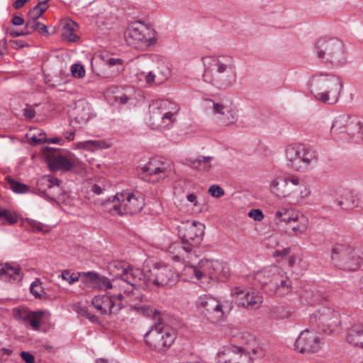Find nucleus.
<instances>
[{"mask_svg":"<svg viewBox=\"0 0 363 363\" xmlns=\"http://www.w3.org/2000/svg\"><path fill=\"white\" fill-rule=\"evenodd\" d=\"M162 77H157L155 74L150 72L147 74L141 73V76H144L146 83L152 85L154 82L161 84L168 78L169 70L165 68L164 71H161Z\"/></svg>","mask_w":363,"mask_h":363,"instance_id":"obj_36","label":"nucleus"},{"mask_svg":"<svg viewBox=\"0 0 363 363\" xmlns=\"http://www.w3.org/2000/svg\"><path fill=\"white\" fill-rule=\"evenodd\" d=\"M291 290V281L283 269L276 281L272 284V287L269 292L279 296H284L289 294Z\"/></svg>","mask_w":363,"mask_h":363,"instance_id":"obj_28","label":"nucleus"},{"mask_svg":"<svg viewBox=\"0 0 363 363\" xmlns=\"http://www.w3.org/2000/svg\"><path fill=\"white\" fill-rule=\"evenodd\" d=\"M213 157L211 156L199 155L196 158H188L186 164L193 169L208 172L212 167Z\"/></svg>","mask_w":363,"mask_h":363,"instance_id":"obj_32","label":"nucleus"},{"mask_svg":"<svg viewBox=\"0 0 363 363\" xmlns=\"http://www.w3.org/2000/svg\"><path fill=\"white\" fill-rule=\"evenodd\" d=\"M176 337V331L172 328L157 323L145 333L144 339L152 350L161 352L169 348L174 343Z\"/></svg>","mask_w":363,"mask_h":363,"instance_id":"obj_11","label":"nucleus"},{"mask_svg":"<svg viewBox=\"0 0 363 363\" xmlns=\"http://www.w3.org/2000/svg\"><path fill=\"white\" fill-rule=\"evenodd\" d=\"M331 259L338 268L354 271L357 269L363 262V249L337 244L332 248Z\"/></svg>","mask_w":363,"mask_h":363,"instance_id":"obj_10","label":"nucleus"},{"mask_svg":"<svg viewBox=\"0 0 363 363\" xmlns=\"http://www.w3.org/2000/svg\"><path fill=\"white\" fill-rule=\"evenodd\" d=\"M104 205L107 212L123 216L139 213L143 208L145 202L140 194L123 191L108 199Z\"/></svg>","mask_w":363,"mask_h":363,"instance_id":"obj_5","label":"nucleus"},{"mask_svg":"<svg viewBox=\"0 0 363 363\" xmlns=\"http://www.w3.org/2000/svg\"><path fill=\"white\" fill-rule=\"evenodd\" d=\"M207 101L213 103V113L217 115L218 119L223 125H230L237 121V111L231 106L225 105L223 103L214 102L211 99Z\"/></svg>","mask_w":363,"mask_h":363,"instance_id":"obj_23","label":"nucleus"},{"mask_svg":"<svg viewBox=\"0 0 363 363\" xmlns=\"http://www.w3.org/2000/svg\"><path fill=\"white\" fill-rule=\"evenodd\" d=\"M296 211L286 207L278 208L274 212L273 220L280 231L284 232Z\"/></svg>","mask_w":363,"mask_h":363,"instance_id":"obj_27","label":"nucleus"},{"mask_svg":"<svg viewBox=\"0 0 363 363\" xmlns=\"http://www.w3.org/2000/svg\"><path fill=\"white\" fill-rule=\"evenodd\" d=\"M127 37L133 40V43L140 47L147 48L156 43L154 29L141 21L133 22L129 25Z\"/></svg>","mask_w":363,"mask_h":363,"instance_id":"obj_20","label":"nucleus"},{"mask_svg":"<svg viewBox=\"0 0 363 363\" xmlns=\"http://www.w3.org/2000/svg\"><path fill=\"white\" fill-rule=\"evenodd\" d=\"M123 295L121 292L116 295L108 293L102 296H95L91 303L101 315H111L118 313L123 308Z\"/></svg>","mask_w":363,"mask_h":363,"instance_id":"obj_21","label":"nucleus"},{"mask_svg":"<svg viewBox=\"0 0 363 363\" xmlns=\"http://www.w3.org/2000/svg\"><path fill=\"white\" fill-rule=\"evenodd\" d=\"M138 309L141 311L143 315L145 316H151L152 315H156L157 314H159L157 311L147 306H141Z\"/></svg>","mask_w":363,"mask_h":363,"instance_id":"obj_54","label":"nucleus"},{"mask_svg":"<svg viewBox=\"0 0 363 363\" xmlns=\"http://www.w3.org/2000/svg\"><path fill=\"white\" fill-rule=\"evenodd\" d=\"M44 315L43 311H33L27 324H29L31 328L34 330H39L40 328V320Z\"/></svg>","mask_w":363,"mask_h":363,"instance_id":"obj_39","label":"nucleus"},{"mask_svg":"<svg viewBox=\"0 0 363 363\" xmlns=\"http://www.w3.org/2000/svg\"><path fill=\"white\" fill-rule=\"evenodd\" d=\"M108 269L118 278L124 294H131L134 288L140 286L142 281L144 282L145 272L140 269L131 266L125 267L122 262H113L110 264Z\"/></svg>","mask_w":363,"mask_h":363,"instance_id":"obj_14","label":"nucleus"},{"mask_svg":"<svg viewBox=\"0 0 363 363\" xmlns=\"http://www.w3.org/2000/svg\"><path fill=\"white\" fill-rule=\"evenodd\" d=\"M0 222L2 224L13 225L18 222V216L15 212L7 209H0Z\"/></svg>","mask_w":363,"mask_h":363,"instance_id":"obj_38","label":"nucleus"},{"mask_svg":"<svg viewBox=\"0 0 363 363\" xmlns=\"http://www.w3.org/2000/svg\"><path fill=\"white\" fill-rule=\"evenodd\" d=\"M310 325L326 334L339 333L341 330V317L337 311L330 307H322L310 316Z\"/></svg>","mask_w":363,"mask_h":363,"instance_id":"obj_13","label":"nucleus"},{"mask_svg":"<svg viewBox=\"0 0 363 363\" xmlns=\"http://www.w3.org/2000/svg\"><path fill=\"white\" fill-rule=\"evenodd\" d=\"M35 31H38L40 34L44 35H47L48 34V30L46 26L40 22H38Z\"/></svg>","mask_w":363,"mask_h":363,"instance_id":"obj_58","label":"nucleus"},{"mask_svg":"<svg viewBox=\"0 0 363 363\" xmlns=\"http://www.w3.org/2000/svg\"><path fill=\"white\" fill-rule=\"evenodd\" d=\"M38 22L39 21H38L37 18L29 17V19L26 21V26L24 28L26 33L27 35H29L33 32L35 31Z\"/></svg>","mask_w":363,"mask_h":363,"instance_id":"obj_48","label":"nucleus"},{"mask_svg":"<svg viewBox=\"0 0 363 363\" xmlns=\"http://www.w3.org/2000/svg\"><path fill=\"white\" fill-rule=\"evenodd\" d=\"M308 225L309 220L307 216L301 212L296 211L284 233L299 236L306 233Z\"/></svg>","mask_w":363,"mask_h":363,"instance_id":"obj_25","label":"nucleus"},{"mask_svg":"<svg viewBox=\"0 0 363 363\" xmlns=\"http://www.w3.org/2000/svg\"><path fill=\"white\" fill-rule=\"evenodd\" d=\"M62 279L66 281L69 284H72L79 279V274L75 273H71L69 270H64L62 272L60 276Z\"/></svg>","mask_w":363,"mask_h":363,"instance_id":"obj_44","label":"nucleus"},{"mask_svg":"<svg viewBox=\"0 0 363 363\" xmlns=\"http://www.w3.org/2000/svg\"><path fill=\"white\" fill-rule=\"evenodd\" d=\"M334 203L342 210H351L358 207L360 204L359 196L357 194L344 190L334 201Z\"/></svg>","mask_w":363,"mask_h":363,"instance_id":"obj_26","label":"nucleus"},{"mask_svg":"<svg viewBox=\"0 0 363 363\" xmlns=\"http://www.w3.org/2000/svg\"><path fill=\"white\" fill-rule=\"evenodd\" d=\"M177 274L168 265L155 264L152 269L145 272L144 284L147 287H167L174 285Z\"/></svg>","mask_w":363,"mask_h":363,"instance_id":"obj_15","label":"nucleus"},{"mask_svg":"<svg viewBox=\"0 0 363 363\" xmlns=\"http://www.w3.org/2000/svg\"><path fill=\"white\" fill-rule=\"evenodd\" d=\"M58 182V179L48 175H45L39 178L37 181L38 191L43 195L45 196L49 189L52 187L53 184Z\"/></svg>","mask_w":363,"mask_h":363,"instance_id":"obj_35","label":"nucleus"},{"mask_svg":"<svg viewBox=\"0 0 363 363\" xmlns=\"http://www.w3.org/2000/svg\"><path fill=\"white\" fill-rule=\"evenodd\" d=\"M74 164L71 160L61 155L54 156L48 159V165L51 170L62 169L69 171Z\"/></svg>","mask_w":363,"mask_h":363,"instance_id":"obj_33","label":"nucleus"},{"mask_svg":"<svg viewBox=\"0 0 363 363\" xmlns=\"http://www.w3.org/2000/svg\"><path fill=\"white\" fill-rule=\"evenodd\" d=\"M30 293L37 298L44 297L45 293L39 279L34 281L30 285Z\"/></svg>","mask_w":363,"mask_h":363,"instance_id":"obj_42","label":"nucleus"},{"mask_svg":"<svg viewBox=\"0 0 363 363\" xmlns=\"http://www.w3.org/2000/svg\"><path fill=\"white\" fill-rule=\"evenodd\" d=\"M290 252V248L289 247H286V248H284L282 250H275L274 252H273V257H286L287 256Z\"/></svg>","mask_w":363,"mask_h":363,"instance_id":"obj_56","label":"nucleus"},{"mask_svg":"<svg viewBox=\"0 0 363 363\" xmlns=\"http://www.w3.org/2000/svg\"><path fill=\"white\" fill-rule=\"evenodd\" d=\"M323 345L319 333L313 328H306L296 338L294 350L302 354H313L318 352Z\"/></svg>","mask_w":363,"mask_h":363,"instance_id":"obj_18","label":"nucleus"},{"mask_svg":"<svg viewBox=\"0 0 363 363\" xmlns=\"http://www.w3.org/2000/svg\"><path fill=\"white\" fill-rule=\"evenodd\" d=\"M48 6H44L43 4H37L33 9L29 12L28 16L30 18L38 19L43 13L48 9Z\"/></svg>","mask_w":363,"mask_h":363,"instance_id":"obj_46","label":"nucleus"},{"mask_svg":"<svg viewBox=\"0 0 363 363\" xmlns=\"http://www.w3.org/2000/svg\"><path fill=\"white\" fill-rule=\"evenodd\" d=\"M27 222L33 231H37V232H43L44 231V225L41 223H39L36 220H31V219H27Z\"/></svg>","mask_w":363,"mask_h":363,"instance_id":"obj_50","label":"nucleus"},{"mask_svg":"<svg viewBox=\"0 0 363 363\" xmlns=\"http://www.w3.org/2000/svg\"><path fill=\"white\" fill-rule=\"evenodd\" d=\"M46 138L45 137L38 138L36 135H33L30 138V143L33 145H37L45 143Z\"/></svg>","mask_w":363,"mask_h":363,"instance_id":"obj_60","label":"nucleus"},{"mask_svg":"<svg viewBox=\"0 0 363 363\" xmlns=\"http://www.w3.org/2000/svg\"><path fill=\"white\" fill-rule=\"evenodd\" d=\"M72 74L74 77L81 79L85 76V69L84 66L79 63H75L71 66Z\"/></svg>","mask_w":363,"mask_h":363,"instance_id":"obj_45","label":"nucleus"},{"mask_svg":"<svg viewBox=\"0 0 363 363\" xmlns=\"http://www.w3.org/2000/svg\"><path fill=\"white\" fill-rule=\"evenodd\" d=\"M201 60L204 67L203 78L206 82L220 89L228 88L235 82L236 62L232 55L206 56Z\"/></svg>","mask_w":363,"mask_h":363,"instance_id":"obj_1","label":"nucleus"},{"mask_svg":"<svg viewBox=\"0 0 363 363\" xmlns=\"http://www.w3.org/2000/svg\"><path fill=\"white\" fill-rule=\"evenodd\" d=\"M142 169L143 172L147 173V174L155 177V180L167 177V174L165 172L166 167L164 164L161 162L157 158L151 159L142 167Z\"/></svg>","mask_w":363,"mask_h":363,"instance_id":"obj_30","label":"nucleus"},{"mask_svg":"<svg viewBox=\"0 0 363 363\" xmlns=\"http://www.w3.org/2000/svg\"><path fill=\"white\" fill-rule=\"evenodd\" d=\"M32 312L26 308H14L13 310V315L16 320L27 324Z\"/></svg>","mask_w":363,"mask_h":363,"instance_id":"obj_40","label":"nucleus"},{"mask_svg":"<svg viewBox=\"0 0 363 363\" xmlns=\"http://www.w3.org/2000/svg\"><path fill=\"white\" fill-rule=\"evenodd\" d=\"M291 313L284 306L276 307L273 311V315L277 319H284L289 317Z\"/></svg>","mask_w":363,"mask_h":363,"instance_id":"obj_47","label":"nucleus"},{"mask_svg":"<svg viewBox=\"0 0 363 363\" xmlns=\"http://www.w3.org/2000/svg\"><path fill=\"white\" fill-rule=\"evenodd\" d=\"M216 363H253L250 352L242 347L228 345L221 347L216 356Z\"/></svg>","mask_w":363,"mask_h":363,"instance_id":"obj_19","label":"nucleus"},{"mask_svg":"<svg viewBox=\"0 0 363 363\" xmlns=\"http://www.w3.org/2000/svg\"><path fill=\"white\" fill-rule=\"evenodd\" d=\"M81 146L85 150L94 151L108 148L110 145L104 140H86L82 143Z\"/></svg>","mask_w":363,"mask_h":363,"instance_id":"obj_37","label":"nucleus"},{"mask_svg":"<svg viewBox=\"0 0 363 363\" xmlns=\"http://www.w3.org/2000/svg\"><path fill=\"white\" fill-rule=\"evenodd\" d=\"M35 111L34 109L30 108H27L24 109V116L29 119H31L35 117Z\"/></svg>","mask_w":363,"mask_h":363,"instance_id":"obj_61","label":"nucleus"},{"mask_svg":"<svg viewBox=\"0 0 363 363\" xmlns=\"http://www.w3.org/2000/svg\"><path fill=\"white\" fill-rule=\"evenodd\" d=\"M9 43L12 48L16 50L24 48L27 45L21 40H11Z\"/></svg>","mask_w":363,"mask_h":363,"instance_id":"obj_55","label":"nucleus"},{"mask_svg":"<svg viewBox=\"0 0 363 363\" xmlns=\"http://www.w3.org/2000/svg\"><path fill=\"white\" fill-rule=\"evenodd\" d=\"M7 33L9 34L12 37H18V36H22V35H26L27 34L26 33V31L25 30L23 29V30L21 31V32H18V31H15L13 30H7Z\"/></svg>","mask_w":363,"mask_h":363,"instance_id":"obj_63","label":"nucleus"},{"mask_svg":"<svg viewBox=\"0 0 363 363\" xmlns=\"http://www.w3.org/2000/svg\"><path fill=\"white\" fill-rule=\"evenodd\" d=\"M330 132L338 140L359 143L363 140V119L356 114H340L335 118Z\"/></svg>","mask_w":363,"mask_h":363,"instance_id":"obj_4","label":"nucleus"},{"mask_svg":"<svg viewBox=\"0 0 363 363\" xmlns=\"http://www.w3.org/2000/svg\"><path fill=\"white\" fill-rule=\"evenodd\" d=\"M62 35L65 39L69 42H74L78 36L69 29H65Z\"/></svg>","mask_w":363,"mask_h":363,"instance_id":"obj_52","label":"nucleus"},{"mask_svg":"<svg viewBox=\"0 0 363 363\" xmlns=\"http://www.w3.org/2000/svg\"><path fill=\"white\" fill-rule=\"evenodd\" d=\"M208 194L212 197L218 199L222 197L225 194V192L220 186L213 184L209 187Z\"/></svg>","mask_w":363,"mask_h":363,"instance_id":"obj_49","label":"nucleus"},{"mask_svg":"<svg viewBox=\"0 0 363 363\" xmlns=\"http://www.w3.org/2000/svg\"><path fill=\"white\" fill-rule=\"evenodd\" d=\"M289 167L295 171L303 172L316 165L318 153L313 147L302 144H291L286 148Z\"/></svg>","mask_w":363,"mask_h":363,"instance_id":"obj_7","label":"nucleus"},{"mask_svg":"<svg viewBox=\"0 0 363 363\" xmlns=\"http://www.w3.org/2000/svg\"><path fill=\"white\" fill-rule=\"evenodd\" d=\"M315 53L320 60L330 62L335 65H342L347 61L344 43L335 38H320L315 46Z\"/></svg>","mask_w":363,"mask_h":363,"instance_id":"obj_9","label":"nucleus"},{"mask_svg":"<svg viewBox=\"0 0 363 363\" xmlns=\"http://www.w3.org/2000/svg\"><path fill=\"white\" fill-rule=\"evenodd\" d=\"M151 125L156 130L169 129L176 121L179 106L167 99H157L149 106Z\"/></svg>","mask_w":363,"mask_h":363,"instance_id":"obj_6","label":"nucleus"},{"mask_svg":"<svg viewBox=\"0 0 363 363\" xmlns=\"http://www.w3.org/2000/svg\"><path fill=\"white\" fill-rule=\"evenodd\" d=\"M106 64L110 67L115 66L116 65H122L123 60L120 58H109L108 60H107Z\"/></svg>","mask_w":363,"mask_h":363,"instance_id":"obj_59","label":"nucleus"},{"mask_svg":"<svg viewBox=\"0 0 363 363\" xmlns=\"http://www.w3.org/2000/svg\"><path fill=\"white\" fill-rule=\"evenodd\" d=\"M21 267L16 264H0V278L6 281H18L21 279Z\"/></svg>","mask_w":363,"mask_h":363,"instance_id":"obj_29","label":"nucleus"},{"mask_svg":"<svg viewBox=\"0 0 363 363\" xmlns=\"http://www.w3.org/2000/svg\"><path fill=\"white\" fill-rule=\"evenodd\" d=\"M11 23L14 26H21L24 23V19L21 16H16L12 18Z\"/></svg>","mask_w":363,"mask_h":363,"instance_id":"obj_62","label":"nucleus"},{"mask_svg":"<svg viewBox=\"0 0 363 363\" xmlns=\"http://www.w3.org/2000/svg\"><path fill=\"white\" fill-rule=\"evenodd\" d=\"M197 307L202 315L211 323L220 322L233 309L231 302L221 303L213 296L203 295L196 301Z\"/></svg>","mask_w":363,"mask_h":363,"instance_id":"obj_12","label":"nucleus"},{"mask_svg":"<svg viewBox=\"0 0 363 363\" xmlns=\"http://www.w3.org/2000/svg\"><path fill=\"white\" fill-rule=\"evenodd\" d=\"M20 357L26 363H35V357L28 352H21L20 353Z\"/></svg>","mask_w":363,"mask_h":363,"instance_id":"obj_53","label":"nucleus"},{"mask_svg":"<svg viewBox=\"0 0 363 363\" xmlns=\"http://www.w3.org/2000/svg\"><path fill=\"white\" fill-rule=\"evenodd\" d=\"M312 86L315 99L326 103L330 99L336 101L341 92L342 82L336 75L320 73L313 77Z\"/></svg>","mask_w":363,"mask_h":363,"instance_id":"obj_8","label":"nucleus"},{"mask_svg":"<svg viewBox=\"0 0 363 363\" xmlns=\"http://www.w3.org/2000/svg\"><path fill=\"white\" fill-rule=\"evenodd\" d=\"M61 194L62 189L60 187V181L58 179V182L53 184L52 187L49 189L45 197L49 200H55V198L61 195Z\"/></svg>","mask_w":363,"mask_h":363,"instance_id":"obj_43","label":"nucleus"},{"mask_svg":"<svg viewBox=\"0 0 363 363\" xmlns=\"http://www.w3.org/2000/svg\"><path fill=\"white\" fill-rule=\"evenodd\" d=\"M184 272L197 280H216L224 274V265L218 260L202 259L197 266L186 265Z\"/></svg>","mask_w":363,"mask_h":363,"instance_id":"obj_16","label":"nucleus"},{"mask_svg":"<svg viewBox=\"0 0 363 363\" xmlns=\"http://www.w3.org/2000/svg\"><path fill=\"white\" fill-rule=\"evenodd\" d=\"M270 191L279 198L288 200L295 204L311 194L310 189L297 176L290 175L273 179Z\"/></svg>","mask_w":363,"mask_h":363,"instance_id":"obj_3","label":"nucleus"},{"mask_svg":"<svg viewBox=\"0 0 363 363\" xmlns=\"http://www.w3.org/2000/svg\"><path fill=\"white\" fill-rule=\"evenodd\" d=\"M248 216L257 221H261L264 218L263 212L259 209H252L248 213Z\"/></svg>","mask_w":363,"mask_h":363,"instance_id":"obj_51","label":"nucleus"},{"mask_svg":"<svg viewBox=\"0 0 363 363\" xmlns=\"http://www.w3.org/2000/svg\"><path fill=\"white\" fill-rule=\"evenodd\" d=\"M205 225L199 221L186 220L179 226L178 235L182 243L174 242L169 247V251L173 254L172 259L176 262H189L194 255L195 249L203 240Z\"/></svg>","mask_w":363,"mask_h":363,"instance_id":"obj_2","label":"nucleus"},{"mask_svg":"<svg viewBox=\"0 0 363 363\" xmlns=\"http://www.w3.org/2000/svg\"><path fill=\"white\" fill-rule=\"evenodd\" d=\"M128 99H129V98L125 94L116 96V101L118 102L121 104H126L128 102Z\"/></svg>","mask_w":363,"mask_h":363,"instance_id":"obj_64","label":"nucleus"},{"mask_svg":"<svg viewBox=\"0 0 363 363\" xmlns=\"http://www.w3.org/2000/svg\"><path fill=\"white\" fill-rule=\"evenodd\" d=\"M347 341L352 345L363 348V326L350 328L347 335Z\"/></svg>","mask_w":363,"mask_h":363,"instance_id":"obj_34","label":"nucleus"},{"mask_svg":"<svg viewBox=\"0 0 363 363\" xmlns=\"http://www.w3.org/2000/svg\"><path fill=\"white\" fill-rule=\"evenodd\" d=\"M111 274V272H110ZM113 279L111 281L108 278L105 277H99L96 272H89L86 273V277L91 281L99 283L101 289L105 290L116 289L117 287H121V284L119 282L118 278L114 276L115 273H112Z\"/></svg>","mask_w":363,"mask_h":363,"instance_id":"obj_31","label":"nucleus"},{"mask_svg":"<svg viewBox=\"0 0 363 363\" xmlns=\"http://www.w3.org/2000/svg\"><path fill=\"white\" fill-rule=\"evenodd\" d=\"M283 269L277 265H272L267 267L255 274V280L259 283L262 287L267 288L269 291L272 287V284L276 281L278 277L280 275Z\"/></svg>","mask_w":363,"mask_h":363,"instance_id":"obj_24","label":"nucleus"},{"mask_svg":"<svg viewBox=\"0 0 363 363\" xmlns=\"http://www.w3.org/2000/svg\"><path fill=\"white\" fill-rule=\"evenodd\" d=\"M8 184L9 188L12 189L15 193L23 194L28 192L29 190L28 186L16 182L13 179H8Z\"/></svg>","mask_w":363,"mask_h":363,"instance_id":"obj_41","label":"nucleus"},{"mask_svg":"<svg viewBox=\"0 0 363 363\" xmlns=\"http://www.w3.org/2000/svg\"><path fill=\"white\" fill-rule=\"evenodd\" d=\"M70 124L74 129L85 125L91 118L90 105L85 101H79L69 113Z\"/></svg>","mask_w":363,"mask_h":363,"instance_id":"obj_22","label":"nucleus"},{"mask_svg":"<svg viewBox=\"0 0 363 363\" xmlns=\"http://www.w3.org/2000/svg\"><path fill=\"white\" fill-rule=\"evenodd\" d=\"M230 296L239 307L250 310L259 308L263 302L262 295L255 289L235 286L231 289Z\"/></svg>","mask_w":363,"mask_h":363,"instance_id":"obj_17","label":"nucleus"},{"mask_svg":"<svg viewBox=\"0 0 363 363\" xmlns=\"http://www.w3.org/2000/svg\"><path fill=\"white\" fill-rule=\"evenodd\" d=\"M279 237L277 235H272L267 238V245L271 247H275L279 245Z\"/></svg>","mask_w":363,"mask_h":363,"instance_id":"obj_57","label":"nucleus"}]
</instances>
